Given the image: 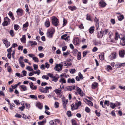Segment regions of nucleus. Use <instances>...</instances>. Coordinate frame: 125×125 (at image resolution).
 <instances>
[{
  "label": "nucleus",
  "mask_w": 125,
  "mask_h": 125,
  "mask_svg": "<svg viewBox=\"0 0 125 125\" xmlns=\"http://www.w3.org/2000/svg\"><path fill=\"white\" fill-rule=\"evenodd\" d=\"M40 91L42 93H48L49 92V89L51 90L52 87L51 86H46L45 88H44L42 87H39V88Z\"/></svg>",
  "instance_id": "obj_1"
},
{
  "label": "nucleus",
  "mask_w": 125,
  "mask_h": 125,
  "mask_svg": "<svg viewBox=\"0 0 125 125\" xmlns=\"http://www.w3.org/2000/svg\"><path fill=\"white\" fill-rule=\"evenodd\" d=\"M119 38L121 39L120 44L121 45H125V36L122 34L118 35Z\"/></svg>",
  "instance_id": "obj_2"
},
{
  "label": "nucleus",
  "mask_w": 125,
  "mask_h": 125,
  "mask_svg": "<svg viewBox=\"0 0 125 125\" xmlns=\"http://www.w3.org/2000/svg\"><path fill=\"white\" fill-rule=\"evenodd\" d=\"M63 65L61 63L56 64L55 66L54 67V69L58 72L61 71L62 69Z\"/></svg>",
  "instance_id": "obj_3"
},
{
  "label": "nucleus",
  "mask_w": 125,
  "mask_h": 125,
  "mask_svg": "<svg viewBox=\"0 0 125 125\" xmlns=\"http://www.w3.org/2000/svg\"><path fill=\"white\" fill-rule=\"evenodd\" d=\"M52 22L53 25L55 26H57L59 25V22L58 19L55 17H52Z\"/></svg>",
  "instance_id": "obj_4"
},
{
  "label": "nucleus",
  "mask_w": 125,
  "mask_h": 125,
  "mask_svg": "<svg viewBox=\"0 0 125 125\" xmlns=\"http://www.w3.org/2000/svg\"><path fill=\"white\" fill-rule=\"evenodd\" d=\"M47 75L49 76L50 77L52 78V80L55 82H56L58 78L59 77L58 75L56 76H54L53 74L50 73H49Z\"/></svg>",
  "instance_id": "obj_5"
},
{
  "label": "nucleus",
  "mask_w": 125,
  "mask_h": 125,
  "mask_svg": "<svg viewBox=\"0 0 125 125\" xmlns=\"http://www.w3.org/2000/svg\"><path fill=\"white\" fill-rule=\"evenodd\" d=\"M117 55L116 53L112 52L108 57V59L109 60H113L116 58Z\"/></svg>",
  "instance_id": "obj_6"
},
{
  "label": "nucleus",
  "mask_w": 125,
  "mask_h": 125,
  "mask_svg": "<svg viewBox=\"0 0 125 125\" xmlns=\"http://www.w3.org/2000/svg\"><path fill=\"white\" fill-rule=\"evenodd\" d=\"M54 91L58 95V97L60 98L62 95V91L60 88H58L55 90Z\"/></svg>",
  "instance_id": "obj_7"
},
{
  "label": "nucleus",
  "mask_w": 125,
  "mask_h": 125,
  "mask_svg": "<svg viewBox=\"0 0 125 125\" xmlns=\"http://www.w3.org/2000/svg\"><path fill=\"white\" fill-rule=\"evenodd\" d=\"M10 22V19L8 17H6L4 18V21L2 23V25L4 26H7L9 24V22Z\"/></svg>",
  "instance_id": "obj_8"
},
{
  "label": "nucleus",
  "mask_w": 125,
  "mask_h": 125,
  "mask_svg": "<svg viewBox=\"0 0 125 125\" xmlns=\"http://www.w3.org/2000/svg\"><path fill=\"white\" fill-rule=\"evenodd\" d=\"M76 92L78 94H79L81 96H83L85 94L83 93L81 89L78 87H76Z\"/></svg>",
  "instance_id": "obj_9"
},
{
  "label": "nucleus",
  "mask_w": 125,
  "mask_h": 125,
  "mask_svg": "<svg viewBox=\"0 0 125 125\" xmlns=\"http://www.w3.org/2000/svg\"><path fill=\"white\" fill-rule=\"evenodd\" d=\"M16 12L17 15L21 16L23 14V11L22 9L19 8L17 10Z\"/></svg>",
  "instance_id": "obj_10"
},
{
  "label": "nucleus",
  "mask_w": 125,
  "mask_h": 125,
  "mask_svg": "<svg viewBox=\"0 0 125 125\" xmlns=\"http://www.w3.org/2000/svg\"><path fill=\"white\" fill-rule=\"evenodd\" d=\"M28 26L29 23L28 22H27L23 25L22 28L23 31H26L27 29V27Z\"/></svg>",
  "instance_id": "obj_11"
},
{
  "label": "nucleus",
  "mask_w": 125,
  "mask_h": 125,
  "mask_svg": "<svg viewBox=\"0 0 125 125\" xmlns=\"http://www.w3.org/2000/svg\"><path fill=\"white\" fill-rule=\"evenodd\" d=\"M3 42L4 44H5L6 47H8L10 45V42H8L7 40L6 39H4L3 40Z\"/></svg>",
  "instance_id": "obj_12"
},
{
  "label": "nucleus",
  "mask_w": 125,
  "mask_h": 125,
  "mask_svg": "<svg viewBox=\"0 0 125 125\" xmlns=\"http://www.w3.org/2000/svg\"><path fill=\"white\" fill-rule=\"evenodd\" d=\"M30 88L32 90H36L37 89V86L34 85L33 83L30 82L29 83Z\"/></svg>",
  "instance_id": "obj_13"
},
{
  "label": "nucleus",
  "mask_w": 125,
  "mask_h": 125,
  "mask_svg": "<svg viewBox=\"0 0 125 125\" xmlns=\"http://www.w3.org/2000/svg\"><path fill=\"white\" fill-rule=\"evenodd\" d=\"M57 122L59 123L60 122L59 120L58 119H56L55 121L51 120L50 121L49 123L51 125H56V122Z\"/></svg>",
  "instance_id": "obj_14"
},
{
  "label": "nucleus",
  "mask_w": 125,
  "mask_h": 125,
  "mask_svg": "<svg viewBox=\"0 0 125 125\" xmlns=\"http://www.w3.org/2000/svg\"><path fill=\"white\" fill-rule=\"evenodd\" d=\"M81 103L80 101H78L76 100L75 102V109H78L79 107L81 105Z\"/></svg>",
  "instance_id": "obj_15"
},
{
  "label": "nucleus",
  "mask_w": 125,
  "mask_h": 125,
  "mask_svg": "<svg viewBox=\"0 0 125 125\" xmlns=\"http://www.w3.org/2000/svg\"><path fill=\"white\" fill-rule=\"evenodd\" d=\"M74 44L75 45H77L79 44V39L77 38L74 39L73 41Z\"/></svg>",
  "instance_id": "obj_16"
},
{
  "label": "nucleus",
  "mask_w": 125,
  "mask_h": 125,
  "mask_svg": "<svg viewBox=\"0 0 125 125\" xmlns=\"http://www.w3.org/2000/svg\"><path fill=\"white\" fill-rule=\"evenodd\" d=\"M103 31H101L99 32H98L97 35V37L99 38H102L104 35Z\"/></svg>",
  "instance_id": "obj_17"
},
{
  "label": "nucleus",
  "mask_w": 125,
  "mask_h": 125,
  "mask_svg": "<svg viewBox=\"0 0 125 125\" xmlns=\"http://www.w3.org/2000/svg\"><path fill=\"white\" fill-rule=\"evenodd\" d=\"M99 6L101 7H103L106 6V3L103 1L101 0L99 3Z\"/></svg>",
  "instance_id": "obj_18"
},
{
  "label": "nucleus",
  "mask_w": 125,
  "mask_h": 125,
  "mask_svg": "<svg viewBox=\"0 0 125 125\" xmlns=\"http://www.w3.org/2000/svg\"><path fill=\"white\" fill-rule=\"evenodd\" d=\"M125 54V52L124 50H122L119 52V54L120 57H123Z\"/></svg>",
  "instance_id": "obj_19"
},
{
  "label": "nucleus",
  "mask_w": 125,
  "mask_h": 125,
  "mask_svg": "<svg viewBox=\"0 0 125 125\" xmlns=\"http://www.w3.org/2000/svg\"><path fill=\"white\" fill-rule=\"evenodd\" d=\"M20 88L23 91H25L27 90V88L26 86L24 85H21L20 86Z\"/></svg>",
  "instance_id": "obj_20"
},
{
  "label": "nucleus",
  "mask_w": 125,
  "mask_h": 125,
  "mask_svg": "<svg viewBox=\"0 0 125 125\" xmlns=\"http://www.w3.org/2000/svg\"><path fill=\"white\" fill-rule=\"evenodd\" d=\"M8 15L11 18L12 21L15 20V18L13 16V14L11 11H10L8 13Z\"/></svg>",
  "instance_id": "obj_21"
},
{
  "label": "nucleus",
  "mask_w": 125,
  "mask_h": 125,
  "mask_svg": "<svg viewBox=\"0 0 125 125\" xmlns=\"http://www.w3.org/2000/svg\"><path fill=\"white\" fill-rule=\"evenodd\" d=\"M69 83H75V80L73 78L71 79L70 78H68L67 82Z\"/></svg>",
  "instance_id": "obj_22"
},
{
  "label": "nucleus",
  "mask_w": 125,
  "mask_h": 125,
  "mask_svg": "<svg viewBox=\"0 0 125 125\" xmlns=\"http://www.w3.org/2000/svg\"><path fill=\"white\" fill-rule=\"evenodd\" d=\"M94 21L96 23V25L98 26L99 24V19H97L96 17H95L94 19Z\"/></svg>",
  "instance_id": "obj_23"
},
{
  "label": "nucleus",
  "mask_w": 125,
  "mask_h": 125,
  "mask_svg": "<svg viewBox=\"0 0 125 125\" xmlns=\"http://www.w3.org/2000/svg\"><path fill=\"white\" fill-rule=\"evenodd\" d=\"M36 106L38 108L40 109H42V105L40 102L37 103L36 104Z\"/></svg>",
  "instance_id": "obj_24"
},
{
  "label": "nucleus",
  "mask_w": 125,
  "mask_h": 125,
  "mask_svg": "<svg viewBox=\"0 0 125 125\" xmlns=\"http://www.w3.org/2000/svg\"><path fill=\"white\" fill-rule=\"evenodd\" d=\"M104 57V53H101L99 56V58L101 61L103 60Z\"/></svg>",
  "instance_id": "obj_25"
},
{
  "label": "nucleus",
  "mask_w": 125,
  "mask_h": 125,
  "mask_svg": "<svg viewBox=\"0 0 125 125\" xmlns=\"http://www.w3.org/2000/svg\"><path fill=\"white\" fill-rule=\"evenodd\" d=\"M110 107L112 109H114L116 107V104H114L113 103H110Z\"/></svg>",
  "instance_id": "obj_26"
},
{
  "label": "nucleus",
  "mask_w": 125,
  "mask_h": 125,
  "mask_svg": "<svg viewBox=\"0 0 125 125\" xmlns=\"http://www.w3.org/2000/svg\"><path fill=\"white\" fill-rule=\"evenodd\" d=\"M69 8L70 10L72 11H74L76 9V7L75 6H70L69 7Z\"/></svg>",
  "instance_id": "obj_27"
},
{
  "label": "nucleus",
  "mask_w": 125,
  "mask_h": 125,
  "mask_svg": "<svg viewBox=\"0 0 125 125\" xmlns=\"http://www.w3.org/2000/svg\"><path fill=\"white\" fill-rule=\"evenodd\" d=\"M45 26L48 27L50 26V23L48 20H47L45 23Z\"/></svg>",
  "instance_id": "obj_28"
},
{
  "label": "nucleus",
  "mask_w": 125,
  "mask_h": 125,
  "mask_svg": "<svg viewBox=\"0 0 125 125\" xmlns=\"http://www.w3.org/2000/svg\"><path fill=\"white\" fill-rule=\"evenodd\" d=\"M46 122V120H43L42 121L38 122V124L39 125H43Z\"/></svg>",
  "instance_id": "obj_29"
},
{
  "label": "nucleus",
  "mask_w": 125,
  "mask_h": 125,
  "mask_svg": "<svg viewBox=\"0 0 125 125\" xmlns=\"http://www.w3.org/2000/svg\"><path fill=\"white\" fill-rule=\"evenodd\" d=\"M98 84L97 83H94L92 84V88L93 89H94L96 88L98 86Z\"/></svg>",
  "instance_id": "obj_30"
},
{
  "label": "nucleus",
  "mask_w": 125,
  "mask_h": 125,
  "mask_svg": "<svg viewBox=\"0 0 125 125\" xmlns=\"http://www.w3.org/2000/svg\"><path fill=\"white\" fill-rule=\"evenodd\" d=\"M29 97L33 99L37 100V96L33 95H30Z\"/></svg>",
  "instance_id": "obj_31"
},
{
  "label": "nucleus",
  "mask_w": 125,
  "mask_h": 125,
  "mask_svg": "<svg viewBox=\"0 0 125 125\" xmlns=\"http://www.w3.org/2000/svg\"><path fill=\"white\" fill-rule=\"evenodd\" d=\"M59 82L61 83L62 84L63 83H66V81L65 79L64 78H62L60 80Z\"/></svg>",
  "instance_id": "obj_32"
},
{
  "label": "nucleus",
  "mask_w": 125,
  "mask_h": 125,
  "mask_svg": "<svg viewBox=\"0 0 125 125\" xmlns=\"http://www.w3.org/2000/svg\"><path fill=\"white\" fill-rule=\"evenodd\" d=\"M94 27L92 26L89 29V32L91 33H92L94 31Z\"/></svg>",
  "instance_id": "obj_33"
},
{
  "label": "nucleus",
  "mask_w": 125,
  "mask_h": 125,
  "mask_svg": "<svg viewBox=\"0 0 125 125\" xmlns=\"http://www.w3.org/2000/svg\"><path fill=\"white\" fill-rule=\"evenodd\" d=\"M70 51L69 50H68L66 52H63V56H67L70 54Z\"/></svg>",
  "instance_id": "obj_34"
},
{
  "label": "nucleus",
  "mask_w": 125,
  "mask_h": 125,
  "mask_svg": "<svg viewBox=\"0 0 125 125\" xmlns=\"http://www.w3.org/2000/svg\"><path fill=\"white\" fill-rule=\"evenodd\" d=\"M118 19L119 21H121L124 18V17L123 15H121L118 17Z\"/></svg>",
  "instance_id": "obj_35"
},
{
  "label": "nucleus",
  "mask_w": 125,
  "mask_h": 125,
  "mask_svg": "<svg viewBox=\"0 0 125 125\" xmlns=\"http://www.w3.org/2000/svg\"><path fill=\"white\" fill-rule=\"evenodd\" d=\"M47 36L49 38H51L52 37L53 34L49 32H47Z\"/></svg>",
  "instance_id": "obj_36"
},
{
  "label": "nucleus",
  "mask_w": 125,
  "mask_h": 125,
  "mask_svg": "<svg viewBox=\"0 0 125 125\" xmlns=\"http://www.w3.org/2000/svg\"><path fill=\"white\" fill-rule=\"evenodd\" d=\"M26 39L25 38V35H24L21 38V41L22 42L25 43L26 42Z\"/></svg>",
  "instance_id": "obj_37"
},
{
  "label": "nucleus",
  "mask_w": 125,
  "mask_h": 125,
  "mask_svg": "<svg viewBox=\"0 0 125 125\" xmlns=\"http://www.w3.org/2000/svg\"><path fill=\"white\" fill-rule=\"evenodd\" d=\"M71 108L72 111H73L74 110L76 109H75V105L74 104H72L71 105Z\"/></svg>",
  "instance_id": "obj_38"
},
{
  "label": "nucleus",
  "mask_w": 125,
  "mask_h": 125,
  "mask_svg": "<svg viewBox=\"0 0 125 125\" xmlns=\"http://www.w3.org/2000/svg\"><path fill=\"white\" fill-rule=\"evenodd\" d=\"M20 28V26L17 24H15L14 25V28L15 30H17Z\"/></svg>",
  "instance_id": "obj_39"
},
{
  "label": "nucleus",
  "mask_w": 125,
  "mask_h": 125,
  "mask_svg": "<svg viewBox=\"0 0 125 125\" xmlns=\"http://www.w3.org/2000/svg\"><path fill=\"white\" fill-rule=\"evenodd\" d=\"M86 100L88 103V104L90 106H92L93 105V103L92 102L87 99Z\"/></svg>",
  "instance_id": "obj_40"
},
{
  "label": "nucleus",
  "mask_w": 125,
  "mask_h": 125,
  "mask_svg": "<svg viewBox=\"0 0 125 125\" xmlns=\"http://www.w3.org/2000/svg\"><path fill=\"white\" fill-rule=\"evenodd\" d=\"M25 7L26 9V12H27L28 14H30V13L29 11V9L28 8V4H26L25 5Z\"/></svg>",
  "instance_id": "obj_41"
},
{
  "label": "nucleus",
  "mask_w": 125,
  "mask_h": 125,
  "mask_svg": "<svg viewBox=\"0 0 125 125\" xmlns=\"http://www.w3.org/2000/svg\"><path fill=\"white\" fill-rule=\"evenodd\" d=\"M81 53L80 52H78L77 54V58L78 60H80L81 58Z\"/></svg>",
  "instance_id": "obj_42"
},
{
  "label": "nucleus",
  "mask_w": 125,
  "mask_h": 125,
  "mask_svg": "<svg viewBox=\"0 0 125 125\" xmlns=\"http://www.w3.org/2000/svg\"><path fill=\"white\" fill-rule=\"evenodd\" d=\"M32 59L35 62H39V60L37 57H34Z\"/></svg>",
  "instance_id": "obj_43"
},
{
  "label": "nucleus",
  "mask_w": 125,
  "mask_h": 125,
  "mask_svg": "<svg viewBox=\"0 0 125 125\" xmlns=\"http://www.w3.org/2000/svg\"><path fill=\"white\" fill-rule=\"evenodd\" d=\"M26 69L30 71H33V69L30 66H27L26 68Z\"/></svg>",
  "instance_id": "obj_44"
},
{
  "label": "nucleus",
  "mask_w": 125,
  "mask_h": 125,
  "mask_svg": "<svg viewBox=\"0 0 125 125\" xmlns=\"http://www.w3.org/2000/svg\"><path fill=\"white\" fill-rule=\"evenodd\" d=\"M106 68L108 71L112 70V67L110 65H107Z\"/></svg>",
  "instance_id": "obj_45"
},
{
  "label": "nucleus",
  "mask_w": 125,
  "mask_h": 125,
  "mask_svg": "<svg viewBox=\"0 0 125 125\" xmlns=\"http://www.w3.org/2000/svg\"><path fill=\"white\" fill-rule=\"evenodd\" d=\"M110 102L109 101L105 100L104 103V105H106L107 106H109Z\"/></svg>",
  "instance_id": "obj_46"
},
{
  "label": "nucleus",
  "mask_w": 125,
  "mask_h": 125,
  "mask_svg": "<svg viewBox=\"0 0 125 125\" xmlns=\"http://www.w3.org/2000/svg\"><path fill=\"white\" fill-rule=\"evenodd\" d=\"M67 114L69 117H70L72 115L71 114V112L70 111H68L67 112Z\"/></svg>",
  "instance_id": "obj_47"
},
{
  "label": "nucleus",
  "mask_w": 125,
  "mask_h": 125,
  "mask_svg": "<svg viewBox=\"0 0 125 125\" xmlns=\"http://www.w3.org/2000/svg\"><path fill=\"white\" fill-rule=\"evenodd\" d=\"M10 35L12 37H13L14 36V32L12 30H11L10 31Z\"/></svg>",
  "instance_id": "obj_48"
},
{
  "label": "nucleus",
  "mask_w": 125,
  "mask_h": 125,
  "mask_svg": "<svg viewBox=\"0 0 125 125\" xmlns=\"http://www.w3.org/2000/svg\"><path fill=\"white\" fill-rule=\"evenodd\" d=\"M67 23V21L65 20L64 18L63 19V24L62 27H63Z\"/></svg>",
  "instance_id": "obj_49"
},
{
  "label": "nucleus",
  "mask_w": 125,
  "mask_h": 125,
  "mask_svg": "<svg viewBox=\"0 0 125 125\" xmlns=\"http://www.w3.org/2000/svg\"><path fill=\"white\" fill-rule=\"evenodd\" d=\"M96 115L98 116L99 117L101 115V114L100 112H97V110H95L94 111Z\"/></svg>",
  "instance_id": "obj_50"
},
{
  "label": "nucleus",
  "mask_w": 125,
  "mask_h": 125,
  "mask_svg": "<svg viewBox=\"0 0 125 125\" xmlns=\"http://www.w3.org/2000/svg\"><path fill=\"white\" fill-rule=\"evenodd\" d=\"M75 69H71L70 70V72L71 73H73L75 72Z\"/></svg>",
  "instance_id": "obj_51"
},
{
  "label": "nucleus",
  "mask_w": 125,
  "mask_h": 125,
  "mask_svg": "<svg viewBox=\"0 0 125 125\" xmlns=\"http://www.w3.org/2000/svg\"><path fill=\"white\" fill-rule=\"evenodd\" d=\"M34 69L35 70H36L38 68V65L36 64H34L33 65Z\"/></svg>",
  "instance_id": "obj_52"
},
{
  "label": "nucleus",
  "mask_w": 125,
  "mask_h": 125,
  "mask_svg": "<svg viewBox=\"0 0 125 125\" xmlns=\"http://www.w3.org/2000/svg\"><path fill=\"white\" fill-rule=\"evenodd\" d=\"M42 79H45L47 80H48L49 79V77L46 75H44L42 77Z\"/></svg>",
  "instance_id": "obj_53"
},
{
  "label": "nucleus",
  "mask_w": 125,
  "mask_h": 125,
  "mask_svg": "<svg viewBox=\"0 0 125 125\" xmlns=\"http://www.w3.org/2000/svg\"><path fill=\"white\" fill-rule=\"evenodd\" d=\"M14 103L17 105H18L20 104V103L19 100H16L14 101Z\"/></svg>",
  "instance_id": "obj_54"
},
{
  "label": "nucleus",
  "mask_w": 125,
  "mask_h": 125,
  "mask_svg": "<svg viewBox=\"0 0 125 125\" xmlns=\"http://www.w3.org/2000/svg\"><path fill=\"white\" fill-rule=\"evenodd\" d=\"M78 75L80 79H83V75L80 72L79 73H78Z\"/></svg>",
  "instance_id": "obj_55"
},
{
  "label": "nucleus",
  "mask_w": 125,
  "mask_h": 125,
  "mask_svg": "<svg viewBox=\"0 0 125 125\" xmlns=\"http://www.w3.org/2000/svg\"><path fill=\"white\" fill-rule=\"evenodd\" d=\"M19 63L20 64L21 66L23 68L24 67L25 65L24 64L23 62H19Z\"/></svg>",
  "instance_id": "obj_56"
},
{
  "label": "nucleus",
  "mask_w": 125,
  "mask_h": 125,
  "mask_svg": "<svg viewBox=\"0 0 125 125\" xmlns=\"http://www.w3.org/2000/svg\"><path fill=\"white\" fill-rule=\"evenodd\" d=\"M28 78L29 79L33 81H36V79L34 77H28Z\"/></svg>",
  "instance_id": "obj_57"
},
{
  "label": "nucleus",
  "mask_w": 125,
  "mask_h": 125,
  "mask_svg": "<svg viewBox=\"0 0 125 125\" xmlns=\"http://www.w3.org/2000/svg\"><path fill=\"white\" fill-rule=\"evenodd\" d=\"M72 125H77L76 124V122L73 119L72 120Z\"/></svg>",
  "instance_id": "obj_58"
},
{
  "label": "nucleus",
  "mask_w": 125,
  "mask_h": 125,
  "mask_svg": "<svg viewBox=\"0 0 125 125\" xmlns=\"http://www.w3.org/2000/svg\"><path fill=\"white\" fill-rule=\"evenodd\" d=\"M85 111L87 113H89L90 111V109L88 107H86L85 108Z\"/></svg>",
  "instance_id": "obj_59"
},
{
  "label": "nucleus",
  "mask_w": 125,
  "mask_h": 125,
  "mask_svg": "<svg viewBox=\"0 0 125 125\" xmlns=\"http://www.w3.org/2000/svg\"><path fill=\"white\" fill-rule=\"evenodd\" d=\"M86 19L89 21L91 20L90 16L88 14L86 15Z\"/></svg>",
  "instance_id": "obj_60"
},
{
  "label": "nucleus",
  "mask_w": 125,
  "mask_h": 125,
  "mask_svg": "<svg viewBox=\"0 0 125 125\" xmlns=\"http://www.w3.org/2000/svg\"><path fill=\"white\" fill-rule=\"evenodd\" d=\"M38 56L40 58H42L44 57V54L42 53H40L38 54Z\"/></svg>",
  "instance_id": "obj_61"
},
{
  "label": "nucleus",
  "mask_w": 125,
  "mask_h": 125,
  "mask_svg": "<svg viewBox=\"0 0 125 125\" xmlns=\"http://www.w3.org/2000/svg\"><path fill=\"white\" fill-rule=\"evenodd\" d=\"M113 33L111 31H109V32L108 34V35L110 39L111 38V37Z\"/></svg>",
  "instance_id": "obj_62"
},
{
  "label": "nucleus",
  "mask_w": 125,
  "mask_h": 125,
  "mask_svg": "<svg viewBox=\"0 0 125 125\" xmlns=\"http://www.w3.org/2000/svg\"><path fill=\"white\" fill-rule=\"evenodd\" d=\"M70 89L71 91L74 90L75 89V86L74 85H72L71 86H70Z\"/></svg>",
  "instance_id": "obj_63"
},
{
  "label": "nucleus",
  "mask_w": 125,
  "mask_h": 125,
  "mask_svg": "<svg viewBox=\"0 0 125 125\" xmlns=\"http://www.w3.org/2000/svg\"><path fill=\"white\" fill-rule=\"evenodd\" d=\"M49 32L51 33H52V34H53L55 30L53 29H51L49 31Z\"/></svg>",
  "instance_id": "obj_64"
}]
</instances>
